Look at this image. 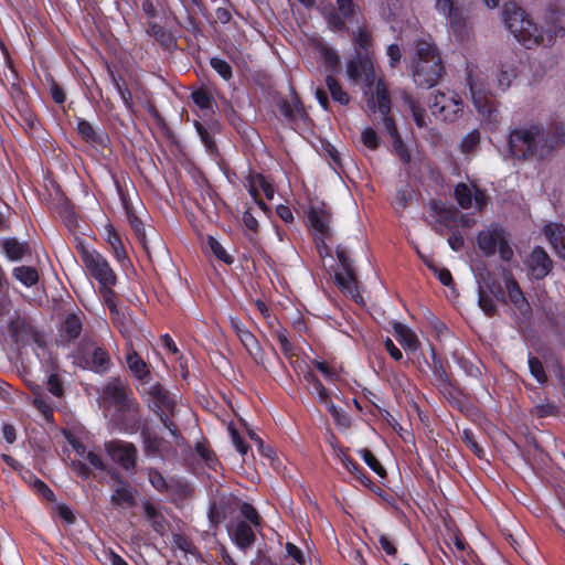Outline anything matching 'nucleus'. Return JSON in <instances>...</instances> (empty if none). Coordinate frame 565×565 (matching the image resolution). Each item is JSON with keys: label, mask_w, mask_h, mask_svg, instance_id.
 Returning a JSON list of instances; mask_svg holds the SVG:
<instances>
[{"label": "nucleus", "mask_w": 565, "mask_h": 565, "mask_svg": "<svg viewBox=\"0 0 565 565\" xmlns=\"http://www.w3.org/2000/svg\"><path fill=\"white\" fill-rule=\"evenodd\" d=\"M481 280L479 282V286H482L486 288L487 294H491L493 297H495L498 300H504V291L501 286V284L494 279L490 273H483L480 275Z\"/></svg>", "instance_id": "33"}, {"label": "nucleus", "mask_w": 565, "mask_h": 565, "mask_svg": "<svg viewBox=\"0 0 565 565\" xmlns=\"http://www.w3.org/2000/svg\"><path fill=\"white\" fill-rule=\"evenodd\" d=\"M8 333L15 343L26 344L31 341L36 342L39 345H43L44 341L42 337L33 329L30 322L21 317L17 316L8 323Z\"/></svg>", "instance_id": "12"}, {"label": "nucleus", "mask_w": 565, "mask_h": 565, "mask_svg": "<svg viewBox=\"0 0 565 565\" xmlns=\"http://www.w3.org/2000/svg\"><path fill=\"white\" fill-rule=\"evenodd\" d=\"M546 233L555 245L559 244L565 250V228L558 225L548 226Z\"/></svg>", "instance_id": "49"}, {"label": "nucleus", "mask_w": 565, "mask_h": 565, "mask_svg": "<svg viewBox=\"0 0 565 565\" xmlns=\"http://www.w3.org/2000/svg\"><path fill=\"white\" fill-rule=\"evenodd\" d=\"M462 99L452 90H436L429 98L431 114L445 121H454L462 111Z\"/></svg>", "instance_id": "6"}, {"label": "nucleus", "mask_w": 565, "mask_h": 565, "mask_svg": "<svg viewBox=\"0 0 565 565\" xmlns=\"http://www.w3.org/2000/svg\"><path fill=\"white\" fill-rule=\"evenodd\" d=\"M533 413L539 417L552 416L556 414V406L553 404L536 405Z\"/></svg>", "instance_id": "61"}, {"label": "nucleus", "mask_w": 565, "mask_h": 565, "mask_svg": "<svg viewBox=\"0 0 565 565\" xmlns=\"http://www.w3.org/2000/svg\"><path fill=\"white\" fill-rule=\"evenodd\" d=\"M364 461L370 466V468L376 472L379 476L384 477L386 475L385 469L380 463V461L375 458L372 451L367 448H364L360 451Z\"/></svg>", "instance_id": "44"}, {"label": "nucleus", "mask_w": 565, "mask_h": 565, "mask_svg": "<svg viewBox=\"0 0 565 565\" xmlns=\"http://www.w3.org/2000/svg\"><path fill=\"white\" fill-rule=\"evenodd\" d=\"M82 327L83 323L81 317L75 313H70L63 322L62 331L68 339H76L82 332Z\"/></svg>", "instance_id": "35"}, {"label": "nucleus", "mask_w": 565, "mask_h": 565, "mask_svg": "<svg viewBox=\"0 0 565 565\" xmlns=\"http://www.w3.org/2000/svg\"><path fill=\"white\" fill-rule=\"evenodd\" d=\"M228 431L231 434L232 441L235 445L236 449L239 451V454L243 456L246 455L248 451V446L239 437L237 430L234 428L233 425L228 426Z\"/></svg>", "instance_id": "56"}, {"label": "nucleus", "mask_w": 565, "mask_h": 565, "mask_svg": "<svg viewBox=\"0 0 565 565\" xmlns=\"http://www.w3.org/2000/svg\"><path fill=\"white\" fill-rule=\"evenodd\" d=\"M326 85L332 99L340 105H348L350 102V97L347 92L343 90L341 84L331 75H328L326 78Z\"/></svg>", "instance_id": "32"}, {"label": "nucleus", "mask_w": 565, "mask_h": 565, "mask_svg": "<svg viewBox=\"0 0 565 565\" xmlns=\"http://www.w3.org/2000/svg\"><path fill=\"white\" fill-rule=\"evenodd\" d=\"M148 397L149 407L159 416L163 426L169 429L172 436H179V428L172 418L177 412V401L174 396L160 383L151 384L145 390Z\"/></svg>", "instance_id": "3"}, {"label": "nucleus", "mask_w": 565, "mask_h": 565, "mask_svg": "<svg viewBox=\"0 0 565 565\" xmlns=\"http://www.w3.org/2000/svg\"><path fill=\"white\" fill-rule=\"evenodd\" d=\"M145 451L148 456H156L160 452L162 439L151 433L142 431Z\"/></svg>", "instance_id": "39"}, {"label": "nucleus", "mask_w": 565, "mask_h": 565, "mask_svg": "<svg viewBox=\"0 0 565 565\" xmlns=\"http://www.w3.org/2000/svg\"><path fill=\"white\" fill-rule=\"evenodd\" d=\"M393 330L404 348L411 351H416L419 348V340L417 335L408 327L401 322H395L393 324Z\"/></svg>", "instance_id": "24"}, {"label": "nucleus", "mask_w": 565, "mask_h": 565, "mask_svg": "<svg viewBox=\"0 0 565 565\" xmlns=\"http://www.w3.org/2000/svg\"><path fill=\"white\" fill-rule=\"evenodd\" d=\"M77 249L86 270L102 286H114L116 284L117 278L114 270L99 253L88 250L83 245H79Z\"/></svg>", "instance_id": "7"}, {"label": "nucleus", "mask_w": 565, "mask_h": 565, "mask_svg": "<svg viewBox=\"0 0 565 565\" xmlns=\"http://www.w3.org/2000/svg\"><path fill=\"white\" fill-rule=\"evenodd\" d=\"M436 9L448 18L450 28L457 36L462 38L467 33L462 10L454 0H437Z\"/></svg>", "instance_id": "14"}, {"label": "nucleus", "mask_w": 565, "mask_h": 565, "mask_svg": "<svg viewBox=\"0 0 565 565\" xmlns=\"http://www.w3.org/2000/svg\"><path fill=\"white\" fill-rule=\"evenodd\" d=\"M241 512L253 525L258 526L260 524V516L252 504L243 503Z\"/></svg>", "instance_id": "52"}, {"label": "nucleus", "mask_w": 565, "mask_h": 565, "mask_svg": "<svg viewBox=\"0 0 565 565\" xmlns=\"http://www.w3.org/2000/svg\"><path fill=\"white\" fill-rule=\"evenodd\" d=\"M310 227L322 237H330L331 212L324 203L311 205L308 211Z\"/></svg>", "instance_id": "17"}, {"label": "nucleus", "mask_w": 565, "mask_h": 565, "mask_svg": "<svg viewBox=\"0 0 565 565\" xmlns=\"http://www.w3.org/2000/svg\"><path fill=\"white\" fill-rule=\"evenodd\" d=\"M404 100H405L406 105L408 106V108L411 109L416 125L419 128L425 127L426 126V119H425L426 115H425L424 108H422L419 103L409 95L405 96Z\"/></svg>", "instance_id": "37"}, {"label": "nucleus", "mask_w": 565, "mask_h": 565, "mask_svg": "<svg viewBox=\"0 0 565 565\" xmlns=\"http://www.w3.org/2000/svg\"><path fill=\"white\" fill-rule=\"evenodd\" d=\"M455 198L458 204L466 210L472 207L473 202L479 211L487 204L486 194L475 184L458 183L455 188Z\"/></svg>", "instance_id": "15"}, {"label": "nucleus", "mask_w": 565, "mask_h": 565, "mask_svg": "<svg viewBox=\"0 0 565 565\" xmlns=\"http://www.w3.org/2000/svg\"><path fill=\"white\" fill-rule=\"evenodd\" d=\"M451 231H452V233L448 237V244H449L451 249L457 252V250H459V249H461L463 247L465 239H463L461 234H459L455 230H451Z\"/></svg>", "instance_id": "62"}, {"label": "nucleus", "mask_w": 565, "mask_h": 565, "mask_svg": "<svg viewBox=\"0 0 565 565\" xmlns=\"http://www.w3.org/2000/svg\"><path fill=\"white\" fill-rule=\"evenodd\" d=\"M110 501L113 505L120 507V508H131L135 507L136 495L135 490L126 484L122 481H119L117 487L114 490V493L111 494Z\"/></svg>", "instance_id": "21"}, {"label": "nucleus", "mask_w": 565, "mask_h": 565, "mask_svg": "<svg viewBox=\"0 0 565 565\" xmlns=\"http://www.w3.org/2000/svg\"><path fill=\"white\" fill-rule=\"evenodd\" d=\"M526 265L531 275L536 279L544 278L552 269V260L547 253L541 247H535L532 250L526 260Z\"/></svg>", "instance_id": "19"}, {"label": "nucleus", "mask_w": 565, "mask_h": 565, "mask_svg": "<svg viewBox=\"0 0 565 565\" xmlns=\"http://www.w3.org/2000/svg\"><path fill=\"white\" fill-rule=\"evenodd\" d=\"M361 139L363 145L371 150H375L379 147L377 135L372 128L364 129Z\"/></svg>", "instance_id": "51"}, {"label": "nucleus", "mask_w": 565, "mask_h": 565, "mask_svg": "<svg viewBox=\"0 0 565 565\" xmlns=\"http://www.w3.org/2000/svg\"><path fill=\"white\" fill-rule=\"evenodd\" d=\"M107 242L111 246L115 256L117 259L122 260L126 258V250L124 248L122 242L118 235V233L115 231L114 226L108 224L107 225Z\"/></svg>", "instance_id": "36"}, {"label": "nucleus", "mask_w": 565, "mask_h": 565, "mask_svg": "<svg viewBox=\"0 0 565 565\" xmlns=\"http://www.w3.org/2000/svg\"><path fill=\"white\" fill-rule=\"evenodd\" d=\"M255 182L262 189V191L264 192L265 196L268 200H271L274 198V188L263 175H257L255 178Z\"/></svg>", "instance_id": "59"}, {"label": "nucleus", "mask_w": 565, "mask_h": 565, "mask_svg": "<svg viewBox=\"0 0 565 565\" xmlns=\"http://www.w3.org/2000/svg\"><path fill=\"white\" fill-rule=\"evenodd\" d=\"M347 74L351 81L354 83L363 82L367 90L365 95L371 94V89L375 84L376 74L374 70V64L369 56H358L352 60L347 67Z\"/></svg>", "instance_id": "11"}, {"label": "nucleus", "mask_w": 565, "mask_h": 565, "mask_svg": "<svg viewBox=\"0 0 565 565\" xmlns=\"http://www.w3.org/2000/svg\"><path fill=\"white\" fill-rule=\"evenodd\" d=\"M103 397L107 403L116 406L118 411L136 418L139 406L131 397L128 384L120 379H113L105 385Z\"/></svg>", "instance_id": "5"}, {"label": "nucleus", "mask_w": 565, "mask_h": 565, "mask_svg": "<svg viewBox=\"0 0 565 565\" xmlns=\"http://www.w3.org/2000/svg\"><path fill=\"white\" fill-rule=\"evenodd\" d=\"M411 58L414 82L419 87L435 86L445 74L441 56L430 36L414 41Z\"/></svg>", "instance_id": "1"}, {"label": "nucleus", "mask_w": 565, "mask_h": 565, "mask_svg": "<svg viewBox=\"0 0 565 565\" xmlns=\"http://www.w3.org/2000/svg\"><path fill=\"white\" fill-rule=\"evenodd\" d=\"M47 390L55 396L60 397L63 394V387L56 375H51L47 380Z\"/></svg>", "instance_id": "63"}, {"label": "nucleus", "mask_w": 565, "mask_h": 565, "mask_svg": "<svg viewBox=\"0 0 565 565\" xmlns=\"http://www.w3.org/2000/svg\"><path fill=\"white\" fill-rule=\"evenodd\" d=\"M504 22L511 33L525 46L544 44V35L527 18L525 11L514 3H507L503 10Z\"/></svg>", "instance_id": "2"}, {"label": "nucleus", "mask_w": 565, "mask_h": 565, "mask_svg": "<svg viewBox=\"0 0 565 565\" xmlns=\"http://www.w3.org/2000/svg\"><path fill=\"white\" fill-rule=\"evenodd\" d=\"M209 247L211 248L212 253L221 260L225 262L226 264H232L233 258L225 252L221 243H218L214 237L209 236L207 238Z\"/></svg>", "instance_id": "46"}, {"label": "nucleus", "mask_w": 565, "mask_h": 565, "mask_svg": "<svg viewBox=\"0 0 565 565\" xmlns=\"http://www.w3.org/2000/svg\"><path fill=\"white\" fill-rule=\"evenodd\" d=\"M497 250H499L500 257L502 260H511L513 257V250L509 245L507 237L504 236L502 242L499 244Z\"/></svg>", "instance_id": "60"}, {"label": "nucleus", "mask_w": 565, "mask_h": 565, "mask_svg": "<svg viewBox=\"0 0 565 565\" xmlns=\"http://www.w3.org/2000/svg\"><path fill=\"white\" fill-rule=\"evenodd\" d=\"M551 24L550 32L557 36L561 32L565 31V1L559 2L554 9L551 10L548 18Z\"/></svg>", "instance_id": "26"}, {"label": "nucleus", "mask_w": 565, "mask_h": 565, "mask_svg": "<svg viewBox=\"0 0 565 565\" xmlns=\"http://www.w3.org/2000/svg\"><path fill=\"white\" fill-rule=\"evenodd\" d=\"M479 307L482 309V311L487 316H494L497 312V307L493 301V299L489 296V294L486 292V288L482 286H479Z\"/></svg>", "instance_id": "40"}, {"label": "nucleus", "mask_w": 565, "mask_h": 565, "mask_svg": "<svg viewBox=\"0 0 565 565\" xmlns=\"http://www.w3.org/2000/svg\"><path fill=\"white\" fill-rule=\"evenodd\" d=\"M462 440L467 445V447L478 457L483 458L484 451L481 446L478 444L473 433L469 429H465L462 431Z\"/></svg>", "instance_id": "43"}, {"label": "nucleus", "mask_w": 565, "mask_h": 565, "mask_svg": "<svg viewBox=\"0 0 565 565\" xmlns=\"http://www.w3.org/2000/svg\"><path fill=\"white\" fill-rule=\"evenodd\" d=\"M352 36L354 39V42L361 49H367L371 45V42H372L371 33L367 31L365 25H359L356 30H353Z\"/></svg>", "instance_id": "42"}, {"label": "nucleus", "mask_w": 565, "mask_h": 565, "mask_svg": "<svg viewBox=\"0 0 565 565\" xmlns=\"http://www.w3.org/2000/svg\"><path fill=\"white\" fill-rule=\"evenodd\" d=\"M450 216H454L455 228L460 227H471L473 221H471L466 214H461L459 211H450L447 213Z\"/></svg>", "instance_id": "58"}, {"label": "nucleus", "mask_w": 565, "mask_h": 565, "mask_svg": "<svg viewBox=\"0 0 565 565\" xmlns=\"http://www.w3.org/2000/svg\"><path fill=\"white\" fill-rule=\"evenodd\" d=\"M3 249L6 255L11 260H20L24 257L26 253H29V246L26 243H21L15 238H8L3 243Z\"/></svg>", "instance_id": "29"}, {"label": "nucleus", "mask_w": 565, "mask_h": 565, "mask_svg": "<svg viewBox=\"0 0 565 565\" xmlns=\"http://www.w3.org/2000/svg\"><path fill=\"white\" fill-rule=\"evenodd\" d=\"M77 131L86 142L94 146H104L107 140L104 134L97 132L89 122L84 120L78 122Z\"/></svg>", "instance_id": "27"}, {"label": "nucleus", "mask_w": 565, "mask_h": 565, "mask_svg": "<svg viewBox=\"0 0 565 565\" xmlns=\"http://www.w3.org/2000/svg\"><path fill=\"white\" fill-rule=\"evenodd\" d=\"M356 6L353 0H335L334 6L322 9L323 17L332 31H347V20L354 15Z\"/></svg>", "instance_id": "10"}, {"label": "nucleus", "mask_w": 565, "mask_h": 565, "mask_svg": "<svg viewBox=\"0 0 565 565\" xmlns=\"http://www.w3.org/2000/svg\"><path fill=\"white\" fill-rule=\"evenodd\" d=\"M313 364L328 380L335 381L339 379L337 370L326 362L315 361Z\"/></svg>", "instance_id": "55"}, {"label": "nucleus", "mask_w": 565, "mask_h": 565, "mask_svg": "<svg viewBox=\"0 0 565 565\" xmlns=\"http://www.w3.org/2000/svg\"><path fill=\"white\" fill-rule=\"evenodd\" d=\"M505 233L499 226L491 225L478 234V246L487 255H494Z\"/></svg>", "instance_id": "20"}, {"label": "nucleus", "mask_w": 565, "mask_h": 565, "mask_svg": "<svg viewBox=\"0 0 565 565\" xmlns=\"http://www.w3.org/2000/svg\"><path fill=\"white\" fill-rule=\"evenodd\" d=\"M469 87L472 96V100L477 110L487 116L489 120H495V103L493 97L484 87L483 76L481 73L468 74Z\"/></svg>", "instance_id": "9"}, {"label": "nucleus", "mask_w": 565, "mask_h": 565, "mask_svg": "<svg viewBox=\"0 0 565 565\" xmlns=\"http://www.w3.org/2000/svg\"><path fill=\"white\" fill-rule=\"evenodd\" d=\"M337 457L341 460L342 465L347 468V470L354 477H356L362 484L369 486L371 483L370 478L360 475L358 463L347 454L345 450L338 449Z\"/></svg>", "instance_id": "30"}, {"label": "nucleus", "mask_w": 565, "mask_h": 565, "mask_svg": "<svg viewBox=\"0 0 565 565\" xmlns=\"http://www.w3.org/2000/svg\"><path fill=\"white\" fill-rule=\"evenodd\" d=\"M535 137L534 159L543 160L551 157L565 145V128L561 124L548 127L534 125Z\"/></svg>", "instance_id": "4"}, {"label": "nucleus", "mask_w": 565, "mask_h": 565, "mask_svg": "<svg viewBox=\"0 0 565 565\" xmlns=\"http://www.w3.org/2000/svg\"><path fill=\"white\" fill-rule=\"evenodd\" d=\"M121 333L127 339V354H126V363L129 370L134 373V375L142 381L143 383H148L150 377V370L147 363L139 356L132 345L131 338L126 330L120 329Z\"/></svg>", "instance_id": "18"}, {"label": "nucleus", "mask_w": 565, "mask_h": 565, "mask_svg": "<svg viewBox=\"0 0 565 565\" xmlns=\"http://www.w3.org/2000/svg\"><path fill=\"white\" fill-rule=\"evenodd\" d=\"M243 223L253 233H257L258 231V222L250 211H245L243 214Z\"/></svg>", "instance_id": "64"}, {"label": "nucleus", "mask_w": 565, "mask_h": 565, "mask_svg": "<svg viewBox=\"0 0 565 565\" xmlns=\"http://www.w3.org/2000/svg\"><path fill=\"white\" fill-rule=\"evenodd\" d=\"M148 478L150 483L158 490V491H167L168 490V483L164 479V477L156 469H149Z\"/></svg>", "instance_id": "50"}, {"label": "nucleus", "mask_w": 565, "mask_h": 565, "mask_svg": "<svg viewBox=\"0 0 565 565\" xmlns=\"http://www.w3.org/2000/svg\"><path fill=\"white\" fill-rule=\"evenodd\" d=\"M335 254L338 260L345 271V274H337L335 281L343 292L354 297L356 294L355 275L351 262L348 257L347 248L343 245H338L335 247Z\"/></svg>", "instance_id": "13"}, {"label": "nucleus", "mask_w": 565, "mask_h": 565, "mask_svg": "<svg viewBox=\"0 0 565 565\" xmlns=\"http://www.w3.org/2000/svg\"><path fill=\"white\" fill-rule=\"evenodd\" d=\"M105 449L110 458L124 469L128 470L135 467L137 449L132 444L115 440L107 443Z\"/></svg>", "instance_id": "16"}, {"label": "nucleus", "mask_w": 565, "mask_h": 565, "mask_svg": "<svg viewBox=\"0 0 565 565\" xmlns=\"http://www.w3.org/2000/svg\"><path fill=\"white\" fill-rule=\"evenodd\" d=\"M305 377L312 385L313 393L318 395L319 401L323 404H328L330 398L329 393L316 375L308 372Z\"/></svg>", "instance_id": "41"}, {"label": "nucleus", "mask_w": 565, "mask_h": 565, "mask_svg": "<svg viewBox=\"0 0 565 565\" xmlns=\"http://www.w3.org/2000/svg\"><path fill=\"white\" fill-rule=\"evenodd\" d=\"M143 511L147 520L151 523L152 529L162 534L166 530V521L161 513H159L156 507L149 502L143 503Z\"/></svg>", "instance_id": "31"}, {"label": "nucleus", "mask_w": 565, "mask_h": 565, "mask_svg": "<svg viewBox=\"0 0 565 565\" xmlns=\"http://www.w3.org/2000/svg\"><path fill=\"white\" fill-rule=\"evenodd\" d=\"M480 142V132L478 130L470 131L461 142V150L465 153L473 152Z\"/></svg>", "instance_id": "45"}, {"label": "nucleus", "mask_w": 565, "mask_h": 565, "mask_svg": "<svg viewBox=\"0 0 565 565\" xmlns=\"http://www.w3.org/2000/svg\"><path fill=\"white\" fill-rule=\"evenodd\" d=\"M239 340L242 344L245 347L249 355L256 361L262 362L263 361V350L255 338V335L247 330L246 332H241Z\"/></svg>", "instance_id": "28"}, {"label": "nucleus", "mask_w": 565, "mask_h": 565, "mask_svg": "<svg viewBox=\"0 0 565 565\" xmlns=\"http://www.w3.org/2000/svg\"><path fill=\"white\" fill-rule=\"evenodd\" d=\"M233 537L235 543L243 550L249 547L255 541V534L252 526L245 521H239L234 531Z\"/></svg>", "instance_id": "25"}, {"label": "nucleus", "mask_w": 565, "mask_h": 565, "mask_svg": "<svg viewBox=\"0 0 565 565\" xmlns=\"http://www.w3.org/2000/svg\"><path fill=\"white\" fill-rule=\"evenodd\" d=\"M192 99L200 108H210L212 104L210 94L204 89L193 92Z\"/></svg>", "instance_id": "53"}, {"label": "nucleus", "mask_w": 565, "mask_h": 565, "mask_svg": "<svg viewBox=\"0 0 565 565\" xmlns=\"http://www.w3.org/2000/svg\"><path fill=\"white\" fill-rule=\"evenodd\" d=\"M375 93L371 94L369 99V107L372 109L377 108L382 115H387L390 111V98L387 96L386 87L381 79L375 82Z\"/></svg>", "instance_id": "22"}, {"label": "nucleus", "mask_w": 565, "mask_h": 565, "mask_svg": "<svg viewBox=\"0 0 565 565\" xmlns=\"http://www.w3.org/2000/svg\"><path fill=\"white\" fill-rule=\"evenodd\" d=\"M503 277L508 296L511 302L514 303V306H516L519 309H523V307L527 306V302L518 281L508 270H503Z\"/></svg>", "instance_id": "23"}, {"label": "nucleus", "mask_w": 565, "mask_h": 565, "mask_svg": "<svg viewBox=\"0 0 565 565\" xmlns=\"http://www.w3.org/2000/svg\"><path fill=\"white\" fill-rule=\"evenodd\" d=\"M109 364V355L102 348H94L92 352L90 366L97 372L104 371Z\"/></svg>", "instance_id": "38"}, {"label": "nucleus", "mask_w": 565, "mask_h": 565, "mask_svg": "<svg viewBox=\"0 0 565 565\" xmlns=\"http://www.w3.org/2000/svg\"><path fill=\"white\" fill-rule=\"evenodd\" d=\"M111 286H102L100 285V292L103 295L104 301L108 306L111 312H116V295L110 288Z\"/></svg>", "instance_id": "54"}, {"label": "nucleus", "mask_w": 565, "mask_h": 565, "mask_svg": "<svg viewBox=\"0 0 565 565\" xmlns=\"http://www.w3.org/2000/svg\"><path fill=\"white\" fill-rule=\"evenodd\" d=\"M13 276L26 287H32L39 281L38 270L30 266L14 268Z\"/></svg>", "instance_id": "34"}, {"label": "nucleus", "mask_w": 565, "mask_h": 565, "mask_svg": "<svg viewBox=\"0 0 565 565\" xmlns=\"http://www.w3.org/2000/svg\"><path fill=\"white\" fill-rule=\"evenodd\" d=\"M529 367L532 375L537 380V382L543 384L547 381V376L545 374L543 364L537 358H530Z\"/></svg>", "instance_id": "47"}, {"label": "nucleus", "mask_w": 565, "mask_h": 565, "mask_svg": "<svg viewBox=\"0 0 565 565\" xmlns=\"http://www.w3.org/2000/svg\"><path fill=\"white\" fill-rule=\"evenodd\" d=\"M427 266L433 269L437 275L441 284L449 286L452 282V276L446 268H437L433 263L426 260Z\"/></svg>", "instance_id": "57"}, {"label": "nucleus", "mask_w": 565, "mask_h": 565, "mask_svg": "<svg viewBox=\"0 0 565 565\" xmlns=\"http://www.w3.org/2000/svg\"><path fill=\"white\" fill-rule=\"evenodd\" d=\"M211 66L224 78L230 79L232 77V67L230 64L221 58H211Z\"/></svg>", "instance_id": "48"}, {"label": "nucleus", "mask_w": 565, "mask_h": 565, "mask_svg": "<svg viewBox=\"0 0 565 565\" xmlns=\"http://www.w3.org/2000/svg\"><path fill=\"white\" fill-rule=\"evenodd\" d=\"M534 125L514 129L509 135V152L518 160L534 159L535 137Z\"/></svg>", "instance_id": "8"}]
</instances>
